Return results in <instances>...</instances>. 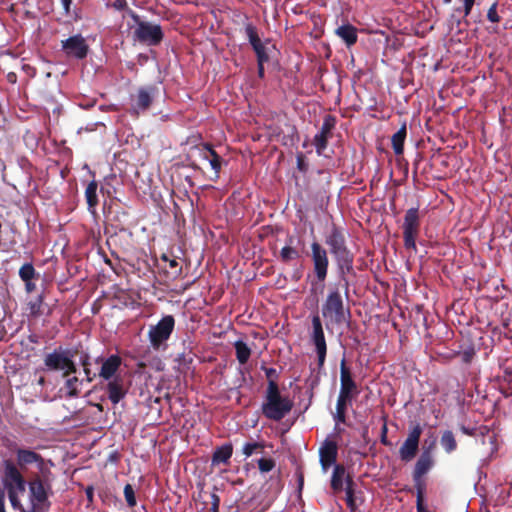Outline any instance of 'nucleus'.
Instances as JSON below:
<instances>
[{"label":"nucleus","instance_id":"f257e3e1","mask_svg":"<svg viewBox=\"0 0 512 512\" xmlns=\"http://www.w3.org/2000/svg\"><path fill=\"white\" fill-rule=\"evenodd\" d=\"M3 485L7 491L9 501L14 509L23 510L20 497L26 491V483L17 465L11 460L3 462Z\"/></svg>","mask_w":512,"mask_h":512},{"label":"nucleus","instance_id":"f03ea898","mask_svg":"<svg viewBox=\"0 0 512 512\" xmlns=\"http://www.w3.org/2000/svg\"><path fill=\"white\" fill-rule=\"evenodd\" d=\"M292 406L289 398L281 396L276 383L270 382L266 402L262 406L263 414L271 420L279 421L290 412Z\"/></svg>","mask_w":512,"mask_h":512},{"label":"nucleus","instance_id":"7ed1b4c3","mask_svg":"<svg viewBox=\"0 0 512 512\" xmlns=\"http://www.w3.org/2000/svg\"><path fill=\"white\" fill-rule=\"evenodd\" d=\"M325 243L329 246L330 252L336 258L340 269L351 270L353 256L345 245L343 234L337 228H333L330 234L327 235Z\"/></svg>","mask_w":512,"mask_h":512},{"label":"nucleus","instance_id":"20e7f679","mask_svg":"<svg viewBox=\"0 0 512 512\" xmlns=\"http://www.w3.org/2000/svg\"><path fill=\"white\" fill-rule=\"evenodd\" d=\"M174 326L175 320L171 315L163 317L156 325L151 326L148 332L151 346L158 350L169 339Z\"/></svg>","mask_w":512,"mask_h":512},{"label":"nucleus","instance_id":"39448f33","mask_svg":"<svg viewBox=\"0 0 512 512\" xmlns=\"http://www.w3.org/2000/svg\"><path fill=\"white\" fill-rule=\"evenodd\" d=\"M324 318L332 323H340L345 319L342 297L338 290L331 291L322 307Z\"/></svg>","mask_w":512,"mask_h":512},{"label":"nucleus","instance_id":"423d86ee","mask_svg":"<svg viewBox=\"0 0 512 512\" xmlns=\"http://www.w3.org/2000/svg\"><path fill=\"white\" fill-rule=\"evenodd\" d=\"M422 434V427L420 424H415L410 427L407 438L399 449V456L402 461H411L418 452L419 440Z\"/></svg>","mask_w":512,"mask_h":512},{"label":"nucleus","instance_id":"0eeeda50","mask_svg":"<svg viewBox=\"0 0 512 512\" xmlns=\"http://www.w3.org/2000/svg\"><path fill=\"white\" fill-rule=\"evenodd\" d=\"M44 363L49 370L63 371V377H68L69 374L76 372L74 362L65 353L56 351L50 353L46 355Z\"/></svg>","mask_w":512,"mask_h":512},{"label":"nucleus","instance_id":"6e6552de","mask_svg":"<svg viewBox=\"0 0 512 512\" xmlns=\"http://www.w3.org/2000/svg\"><path fill=\"white\" fill-rule=\"evenodd\" d=\"M419 225L418 209H409L405 214L403 224L404 241L407 248H415V239L418 235Z\"/></svg>","mask_w":512,"mask_h":512},{"label":"nucleus","instance_id":"1a4fd4ad","mask_svg":"<svg viewBox=\"0 0 512 512\" xmlns=\"http://www.w3.org/2000/svg\"><path fill=\"white\" fill-rule=\"evenodd\" d=\"M311 341L313 342L316 348L318 356V365L321 367L325 362L327 345L325 341L322 323L318 315H315L312 318Z\"/></svg>","mask_w":512,"mask_h":512},{"label":"nucleus","instance_id":"9d476101","mask_svg":"<svg viewBox=\"0 0 512 512\" xmlns=\"http://www.w3.org/2000/svg\"><path fill=\"white\" fill-rule=\"evenodd\" d=\"M311 258L317 279L324 281L328 272L329 259L327 251L318 242L311 244Z\"/></svg>","mask_w":512,"mask_h":512},{"label":"nucleus","instance_id":"9b49d317","mask_svg":"<svg viewBox=\"0 0 512 512\" xmlns=\"http://www.w3.org/2000/svg\"><path fill=\"white\" fill-rule=\"evenodd\" d=\"M134 33L137 40L148 45H157L163 38L161 27L147 22L139 23Z\"/></svg>","mask_w":512,"mask_h":512},{"label":"nucleus","instance_id":"f8f14e48","mask_svg":"<svg viewBox=\"0 0 512 512\" xmlns=\"http://www.w3.org/2000/svg\"><path fill=\"white\" fill-rule=\"evenodd\" d=\"M62 50L68 57L83 59L88 53L89 46L81 35H74L62 41Z\"/></svg>","mask_w":512,"mask_h":512},{"label":"nucleus","instance_id":"ddd939ff","mask_svg":"<svg viewBox=\"0 0 512 512\" xmlns=\"http://www.w3.org/2000/svg\"><path fill=\"white\" fill-rule=\"evenodd\" d=\"M340 392L344 396L354 398L358 394V389L355 381L352 378L350 370L346 367L345 360L343 359L340 367Z\"/></svg>","mask_w":512,"mask_h":512},{"label":"nucleus","instance_id":"4468645a","mask_svg":"<svg viewBox=\"0 0 512 512\" xmlns=\"http://www.w3.org/2000/svg\"><path fill=\"white\" fill-rule=\"evenodd\" d=\"M337 451V444L330 440H326L320 447V463L324 472H327L329 467L336 462Z\"/></svg>","mask_w":512,"mask_h":512},{"label":"nucleus","instance_id":"2eb2a0df","mask_svg":"<svg viewBox=\"0 0 512 512\" xmlns=\"http://www.w3.org/2000/svg\"><path fill=\"white\" fill-rule=\"evenodd\" d=\"M17 464L24 468L30 464H37L40 469L44 465L42 456L30 449L17 448L15 449Z\"/></svg>","mask_w":512,"mask_h":512},{"label":"nucleus","instance_id":"dca6fc26","mask_svg":"<svg viewBox=\"0 0 512 512\" xmlns=\"http://www.w3.org/2000/svg\"><path fill=\"white\" fill-rule=\"evenodd\" d=\"M334 127V119L331 117H326L321 130L314 137V145L318 154H321L322 151L326 148L329 135L331 133L332 128Z\"/></svg>","mask_w":512,"mask_h":512},{"label":"nucleus","instance_id":"f3484780","mask_svg":"<svg viewBox=\"0 0 512 512\" xmlns=\"http://www.w3.org/2000/svg\"><path fill=\"white\" fill-rule=\"evenodd\" d=\"M121 365V358L117 355H111L102 362L99 376L105 380H112Z\"/></svg>","mask_w":512,"mask_h":512},{"label":"nucleus","instance_id":"a211bd4d","mask_svg":"<svg viewBox=\"0 0 512 512\" xmlns=\"http://www.w3.org/2000/svg\"><path fill=\"white\" fill-rule=\"evenodd\" d=\"M108 397L113 404H117L126 394L124 380L120 376H115L107 384Z\"/></svg>","mask_w":512,"mask_h":512},{"label":"nucleus","instance_id":"6ab92c4d","mask_svg":"<svg viewBox=\"0 0 512 512\" xmlns=\"http://www.w3.org/2000/svg\"><path fill=\"white\" fill-rule=\"evenodd\" d=\"M200 156L208 161L214 170L215 177L218 178L221 169V159L217 153L210 147L204 146L199 149Z\"/></svg>","mask_w":512,"mask_h":512},{"label":"nucleus","instance_id":"aec40b11","mask_svg":"<svg viewBox=\"0 0 512 512\" xmlns=\"http://www.w3.org/2000/svg\"><path fill=\"white\" fill-rule=\"evenodd\" d=\"M133 100V110L135 113L147 110L152 102V92L148 89H140Z\"/></svg>","mask_w":512,"mask_h":512},{"label":"nucleus","instance_id":"412c9836","mask_svg":"<svg viewBox=\"0 0 512 512\" xmlns=\"http://www.w3.org/2000/svg\"><path fill=\"white\" fill-rule=\"evenodd\" d=\"M347 477L350 476L346 474V470L342 465H336L334 467L331 479V487L334 492H340L345 489Z\"/></svg>","mask_w":512,"mask_h":512},{"label":"nucleus","instance_id":"4be33fe9","mask_svg":"<svg viewBox=\"0 0 512 512\" xmlns=\"http://www.w3.org/2000/svg\"><path fill=\"white\" fill-rule=\"evenodd\" d=\"M433 461L428 452L423 453L417 460L414 468V479L420 480L432 467Z\"/></svg>","mask_w":512,"mask_h":512},{"label":"nucleus","instance_id":"5701e85b","mask_svg":"<svg viewBox=\"0 0 512 512\" xmlns=\"http://www.w3.org/2000/svg\"><path fill=\"white\" fill-rule=\"evenodd\" d=\"M336 34L343 39L348 46L355 44L357 41V29L350 24L338 27Z\"/></svg>","mask_w":512,"mask_h":512},{"label":"nucleus","instance_id":"b1692460","mask_svg":"<svg viewBox=\"0 0 512 512\" xmlns=\"http://www.w3.org/2000/svg\"><path fill=\"white\" fill-rule=\"evenodd\" d=\"M232 445L226 444L217 448L212 457L213 464H227L232 456Z\"/></svg>","mask_w":512,"mask_h":512},{"label":"nucleus","instance_id":"393cba45","mask_svg":"<svg viewBox=\"0 0 512 512\" xmlns=\"http://www.w3.org/2000/svg\"><path fill=\"white\" fill-rule=\"evenodd\" d=\"M31 496L38 503H42L47 498L46 488L41 480H34L29 484Z\"/></svg>","mask_w":512,"mask_h":512},{"label":"nucleus","instance_id":"a878e982","mask_svg":"<svg viewBox=\"0 0 512 512\" xmlns=\"http://www.w3.org/2000/svg\"><path fill=\"white\" fill-rule=\"evenodd\" d=\"M354 482L351 477H347L346 479V486H345V492H346V503L347 506L350 508L351 511H355L358 507L357 503V497L355 495V489H354Z\"/></svg>","mask_w":512,"mask_h":512},{"label":"nucleus","instance_id":"bb28decb","mask_svg":"<svg viewBox=\"0 0 512 512\" xmlns=\"http://www.w3.org/2000/svg\"><path fill=\"white\" fill-rule=\"evenodd\" d=\"M406 138V126L403 125L393 136L392 146L395 154L400 155L403 153L404 141Z\"/></svg>","mask_w":512,"mask_h":512},{"label":"nucleus","instance_id":"cd10ccee","mask_svg":"<svg viewBox=\"0 0 512 512\" xmlns=\"http://www.w3.org/2000/svg\"><path fill=\"white\" fill-rule=\"evenodd\" d=\"M351 400L352 398L339 394L335 413V419L338 422L345 421L347 405L351 402Z\"/></svg>","mask_w":512,"mask_h":512},{"label":"nucleus","instance_id":"c85d7f7f","mask_svg":"<svg viewBox=\"0 0 512 512\" xmlns=\"http://www.w3.org/2000/svg\"><path fill=\"white\" fill-rule=\"evenodd\" d=\"M236 357L240 364H245L251 355V349L243 341H236L235 344Z\"/></svg>","mask_w":512,"mask_h":512},{"label":"nucleus","instance_id":"c756f323","mask_svg":"<svg viewBox=\"0 0 512 512\" xmlns=\"http://www.w3.org/2000/svg\"><path fill=\"white\" fill-rule=\"evenodd\" d=\"M97 183L95 181L90 182L85 190V197L89 208H94L98 204L97 198Z\"/></svg>","mask_w":512,"mask_h":512},{"label":"nucleus","instance_id":"7c9ffc66","mask_svg":"<svg viewBox=\"0 0 512 512\" xmlns=\"http://www.w3.org/2000/svg\"><path fill=\"white\" fill-rule=\"evenodd\" d=\"M441 445L447 453H451L457 447L455 437L451 431H445L441 437Z\"/></svg>","mask_w":512,"mask_h":512},{"label":"nucleus","instance_id":"2f4dec72","mask_svg":"<svg viewBox=\"0 0 512 512\" xmlns=\"http://www.w3.org/2000/svg\"><path fill=\"white\" fill-rule=\"evenodd\" d=\"M79 379L77 377L68 378L65 383V388L67 390V396L69 397H76L79 394L78 386H79Z\"/></svg>","mask_w":512,"mask_h":512},{"label":"nucleus","instance_id":"473e14b6","mask_svg":"<svg viewBox=\"0 0 512 512\" xmlns=\"http://www.w3.org/2000/svg\"><path fill=\"white\" fill-rule=\"evenodd\" d=\"M298 257H299L298 251L291 246H285L280 251V258L283 262H289Z\"/></svg>","mask_w":512,"mask_h":512},{"label":"nucleus","instance_id":"72a5a7b5","mask_svg":"<svg viewBox=\"0 0 512 512\" xmlns=\"http://www.w3.org/2000/svg\"><path fill=\"white\" fill-rule=\"evenodd\" d=\"M264 449V445L259 442H250L246 443L243 446V454L246 457L251 456L253 453H261Z\"/></svg>","mask_w":512,"mask_h":512},{"label":"nucleus","instance_id":"f704fd0d","mask_svg":"<svg viewBox=\"0 0 512 512\" xmlns=\"http://www.w3.org/2000/svg\"><path fill=\"white\" fill-rule=\"evenodd\" d=\"M35 270L31 264L23 265L19 270V275L21 279L27 282V286L29 287L28 282L34 277Z\"/></svg>","mask_w":512,"mask_h":512},{"label":"nucleus","instance_id":"c9c22d12","mask_svg":"<svg viewBox=\"0 0 512 512\" xmlns=\"http://www.w3.org/2000/svg\"><path fill=\"white\" fill-rule=\"evenodd\" d=\"M245 31L252 47H254V45H259L262 43L254 26L250 24L247 25Z\"/></svg>","mask_w":512,"mask_h":512},{"label":"nucleus","instance_id":"e433bc0d","mask_svg":"<svg viewBox=\"0 0 512 512\" xmlns=\"http://www.w3.org/2000/svg\"><path fill=\"white\" fill-rule=\"evenodd\" d=\"M124 496L125 500L130 507H134L136 505L135 493L132 485L126 484L124 487Z\"/></svg>","mask_w":512,"mask_h":512},{"label":"nucleus","instance_id":"4c0bfd02","mask_svg":"<svg viewBox=\"0 0 512 512\" xmlns=\"http://www.w3.org/2000/svg\"><path fill=\"white\" fill-rule=\"evenodd\" d=\"M275 467V461L271 458H261L258 460V468L261 472L266 473Z\"/></svg>","mask_w":512,"mask_h":512},{"label":"nucleus","instance_id":"58836bf2","mask_svg":"<svg viewBox=\"0 0 512 512\" xmlns=\"http://www.w3.org/2000/svg\"><path fill=\"white\" fill-rule=\"evenodd\" d=\"M253 49L257 54L258 62L268 61V55L266 54L265 47L262 43L259 45H254Z\"/></svg>","mask_w":512,"mask_h":512},{"label":"nucleus","instance_id":"ea45409f","mask_svg":"<svg viewBox=\"0 0 512 512\" xmlns=\"http://www.w3.org/2000/svg\"><path fill=\"white\" fill-rule=\"evenodd\" d=\"M497 3H494L488 10V13H487V18L491 21V22H499L500 18L497 14Z\"/></svg>","mask_w":512,"mask_h":512},{"label":"nucleus","instance_id":"a19ab883","mask_svg":"<svg viewBox=\"0 0 512 512\" xmlns=\"http://www.w3.org/2000/svg\"><path fill=\"white\" fill-rule=\"evenodd\" d=\"M220 498L216 494H212L211 511L219 512Z\"/></svg>","mask_w":512,"mask_h":512},{"label":"nucleus","instance_id":"79ce46f5","mask_svg":"<svg viewBox=\"0 0 512 512\" xmlns=\"http://www.w3.org/2000/svg\"><path fill=\"white\" fill-rule=\"evenodd\" d=\"M475 0H464V15L468 16L471 13Z\"/></svg>","mask_w":512,"mask_h":512},{"label":"nucleus","instance_id":"37998d69","mask_svg":"<svg viewBox=\"0 0 512 512\" xmlns=\"http://www.w3.org/2000/svg\"><path fill=\"white\" fill-rule=\"evenodd\" d=\"M4 491L0 488V512H6L5 511V505H4Z\"/></svg>","mask_w":512,"mask_h":512},{"label":"nucleus","instance_id":"c03bdc74","mask_svg":"<svg viewBox=\"0 0 512 512\" xmlns=\"http://www.w3.org/2000/svg\"><path fill=\"white\" fill-rule=\"evenodd\" d=\"M61 3H62L65 13L68 14L72 0H61Z\"/></svg>","mask_w":512,"mask_h":512},{"label":"nucleus","instance_id":"a18cd8bd","mask_svg":"<svg viewBox=\"0 0 512 512\" xmlns=\"http://www.w3.org/2000/svg\"><path fill=\"white\" fill-rule=\"evenodd\" d=\"M84 372H85V374H86L87 380H88L89 382H91V381L94 379L95 374H92V372H91V370L89 369V367H85V368H84Z\"/></svg>","mask_w":512,"mask_h":512},{"label":"nucleus","instance_id":"49530a36","mask_svg":"<svg viewBox=\"0 0 512 512\" xmlns=\"http://www.w3.org/2000/svg\"><path fill=\"white\" fill-rule=\"evenodd\" d=\"M82 365H83V368L85 367H88L89 365V356L85 355L83 358H82Z\"/></svg>","mask_w":512,"mask_h":512},{"label":"nucleus","instance_id":"de8ad7c7","mask_svg":"<svg viewBox=\"0 0 512 512\" xmlns=\"http://www.w3.org/2000/svg\"><path fill=\"white\" fill-rule=\"evenodd\" d=\"M263 63L264 62H258V72L260 76H263L264 73Z\"/></svg>","mask_w":512,"mask_h":512},{"label":"nucleus","instance_id":"09e8293b","mask_svg":"<svg viewBox=\"0 0 512 512\" xmlns=\"http://www.w3.org/2000/svg\"><path fill=\"white\" fill-rule=\"evenodd\" d=\"M38 313V308L35 304L31 305V314L36 315Z\"/></svg>","mask_w":512,"mask_h":512},{"label":"nucleus","instance_id":"8fccbe9b","mask_svg":"<svg viewBox=\"0 0 512 512\" xmlns=\"http://www.w3.org/2000/svg\"><path fill=\"white\" fill-rule=\"evenodd\" d=\"M170 266H171V267H175V266H177V262H176L175 260H172V261L170 262Z\"/></svg>","mask_w":512,"mask_h":512},{"label":"nucleus","instance_id":"3c124183","mask_svg":"<svg viewBox=\"0 0 512 512\" xmlns=\"http://www.w3.org/2000/svg\"><path fill=\"white\" fill-rule=\"evenodd\" d=\"M382 443H383V444H388V442H387V439H386V436H385V435H384V436H383V438H382Z\"/></svg>","mask_w":512,"mask_h":512},{"label":"nucleus","instance_id":"603ef678","mask_svg":"<svg viewBox=\"0 0 512 512\" xmlns=\"http://www.w3.org/2000/svg\"><path fill=\"white\" fill-rule=\"evenodd\" d=\"M87 494H88V497H91V496H92V491L89 489V490L87 491Z\"/></svg>","mask_w":512,"mask_h":512},{"label":"nucleus","instance_id":"864d4df0","mask_svg":"<svg viewBox=\"0 0 512 512\" xmlns=\"http://www.w3.org/2000/svg\"><path fill=\"white\" fill-rule=\"evenodd\" d=\"M452 0H444V3L449 4Z\"/></svg>","mask_w":512,"mask_h":512},{"label":"nucleus","instance_id":"5fc2aeb1","mask_svg":"<svg viewBox=\"0 0 512 512\" xmlns=\"http://www.w3.org/2000/svg\"><path fill=\"white\" fill-rule=\"evenodd\" d=\"M43 382H44V379H43V378H41V379L39 380V383H40V384H42Z\"/></svg>","mask_w":512,"mask_h":512}]
</instances>
